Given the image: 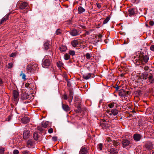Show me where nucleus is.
<instances>
[{"mask_svg": "<svg viewBox=\"0 0 154 154\" xmlns=\"http://www.w3.org/2000/svg\"><path fill=\"white\" fill-rule=\"evenodd\" d=\"M149 60V56L146 54L140 55L137 59H136L134 60V63L136 64L139 65H144Z\"/></svg>", "mask_w": 154, "mask_h": 154, "instance_id": "obj_1", "label": "nucleus"}, {"mask_svg": "<svg viewBox=\"0 0 154 154\" xmlns=\"http://www.w3.org/2000/svg\"><path fill=\"white\" fill-rule=\"evenodd\" d=\"M106 141H107V144L108 145V147H112V145L116 146L119 145L120 144L118 141L112 140L110 139V137H107L106 138Z\"/></svg>", "mask_w": 154, "mask_h": 154, "instance_id": "obj_2", "label": "nucleus"}, {"mask_svg": "<svg viewBox=\"0 0 154 154\" xmlns=\"http://www.w3.org/2000/svg\"><path fill=\"white\" fill-rule=\"evenodd\" d=\"M42 65L43 67L45 68H48L51 65V63L48 57L45 56L44 57L42 60Z\"/></svg>", "mask_w": 154, "mask_h": 154, "instance_id": "obj_3", "label": "nucleus"}, {"mask_svg": "<svg viewBox=\"0 0 154 154\" xmlns=\"http://www.w3.org/2000/svg\"><path fill=\"white\" fill-rule=\"evenodd\" d=\"M38 67V65L35 63H34L32 66L28 65L27 66V69L28 72H34V71H37V68Z\"/></svg>", "mask_w": 154, "mask_h": 154, "instance_id": "obj_4", "label": "nucleus"}, {"mask_svg": "<svg viewBox=\"0 0 154 154\" xmlns=\"http://www.w3.org/2000/svg\"><path fill=\"white\" fill-rule=\"evenodd\" d=\"M143 148L146 150H150L153 148V145L150 142H148L143 146Z\"/></svg>", "mask_w": 154, "mask_h": 154, "instance_id": "obj_5", "label": "nucleus"}, {"mask_svg": "<svg viewBox=\"0 0 154 154\" xmlns=\"http://www.w3.org/2000/svg\"><path fill=\"white\" fill-rule=\"evenodd\" d=\"M130 143V141L129 140L126 139H124L122 142V146L123 148H125L129 145Z\"/></svg>", "mask_w": 154, "mask_h": 154, "instance_id": "obj_6", "label": "nucleus"}, {"mask_svg": "<svg viewBox=\"0 0 154 154\" xmlns=\"http://www.w3.org/2000/svg\"><path fill=\"white\" fill-rule=\"evenodd\" d=\"M106 112L109 114L111 116L112 114L114 116L117 115L118 113V111L116 109H112L111 111L106 110Z\"/></svg>", "mask_w": 154, "mask_h": 154, "instance_id": "obj_7", "label": "nucleus"}, {"mask_svg": "<svg viewBox=\"0 0 154 154\" xmlns=\"http://www.w3.org/2000/svg\"><path fill=\"white\" fill-rule=\"evenodd\" d=\"M70 35L72 36L78 35L80 34L79 31L75 29H73L70 32Z\"/></svg>", "mask_w": 154, "mask_h": 154, "instance_id": "obj_8", "label": "nucleus"}, {"mask_svg": "<svg viewBox=\"0 0 154 154\" xmlns=\"http://www.w3.org/2000/svg\"><path fill=\"white\" fill-rule=\"evenodd\" d=\"M142 136L138 134H135L133 136V138L135 141H138L140 140Z\"/></svg>", "mask_w": 154, "mask_h": 154, "instance_id": "obj_9", "label": "nucleus"}, {"mask_svg": "<svg viewBox=\"0 0 154 154\" xmlns=\"http://www.w3.org/2000/svg\"><path fill=\"white\" fill-rule=\"evenodd\" d=\"M108 151L109 152L110 154H117L118 150L114 148L111 147L109 149H108Z\"/></svg>", "mask_w": 154, "mask_h": 154, "instance_id": "obj_10", "label": "nucleus"}, {"mask_svg": "<svg viewBox=\"0 0 154 154\" xmlns=\"http://www.w3.org/2000/svg\"><path fill=\"white\" fill-rule=\"evenodd\" d=\"M30 136L29 131H23V137L24 139L28 138Z\"/></svg>", "mask_w": 154, "mask_h": 154, "instance_id": "obj_11", "label": "nucleus"}, {"mask_svg": "<svg viewBox=\"0 0 154 154\" xmlns=\"http://www.w3.org/2000/svg\"><path fill=\"white\" fill-rule=\"evenodd\" d=\"M13 96L14 100H16L19 97V93L16 90H14L13 91Z\"/></svg>", "mask_w": 154, "mask_h": 154, "instance_id": "obj_12", "label": "nucleus"}, {"mask_svg": "<svg viewBox=\"0 0 154 154\" xmlns=\"http://www.w3.org/2000/svg\"><path fill=\"white\" fill-rule=\"evenodd\" d=\"M119 96L121 97H124L127 96L126 91L122 89L119 91Z\"/></svg>", "mask_w": 154, "mask_h": 154, "instance_id": "obj_13", "label": "nucleus"}, {"mask_svg": "<svg viewBox=\"0 0 154 154\" xmlns=\"http://www.w3.org/2000/svg\"><path fill=\"white\" fill-rule=\"evenodd\" d=\"M9 16V14H7L3 17L0 21V24H2L4 22L6 21L8 19Z\"/></svg>", "mask_w": 154, "mask_h": 154, "instance_id": "obj_14", "label": "nucleus"}, {"mask_svg": "<svg viewBox=\"0 0 154 154\" xmlns=\"http://www.w3.org/2000/svg\"><path fill=\"white\" fill-rule=\"evenodd\" d=\"M62 108L65 111L67 112L70 110L69 107L67 105L63 104L62 102Z\"/></svg>", "mask_w": 154, "mask_h": 154, "instance_id": "obj_15", "label": "nucleus"}, {"mask_svg": "<svg viewBox=\"0 0 154 154\" xmlns=\"http://www.w3.org/2000/svg\"><path fill=\"white\" fill-rule=\"evenodd\" d=\"M44 47L45 50H48L51 47V44L49 41H47L44 44Z\"/></svg>", "mask_w": 154, "mask_h": 154, "instance_id": "obj_16", "label": "nucleus"}, {"mask_svg": "<svg viewBox=\"0 0 154 154\" xmlns=\"http://www.w3.org/2000/svg\"><path fill=\"white\" fill-rule=\"evenodd\" d=\"M148 81L151 84H152L154 83V78L152 75H149L147 77Z\"/></svg>", "mask_w": 154, "mask_h": 154, "instance_id": "obj_17", "label": "nucleus"}, {"mask_svg": "<svg viewBox=\"0 0 154 154\" xmlns=\"http://www.w3.org/2000/svg\"><path fill=\"white\" fill-rule=\"evenodd\" d=\"M92 75L93 76V75L91 73H88V74H85L83 75V77L84 79L87 80L89 78H90L91 77H93V76H92Z\"/></svg>", "mask_w": 154, "mask_h": 154, "instance_id": "obj_18", "label": "nucleus"}, {"mask_svg": "<svg viewBox=\"0 0 154 154\" xmlns=\"http://www.w3.org/2000/svg\"><path fill=\"white\" fill-rule=\"evenodd\" d=\"M87 152V149L85 147H82L80 151L79 154H86Z\"/></svg>", "mask_w": 154, "mask_h": 154, "instance_id": "obj_19", "label": "nucleus"}, {"mask_svg": "<svg viewBox=\"0 0 154 154\" xmlns=\"http://www.w3.org/2000/svg\"><path fill=\"white\" fill-rule=\"evenodd\" d=\"M21 121L22 123L26 124L29 122V119L27 117H25L22 119Z\"/></svg>", "mask_w": 154, "mask_h": 154, "instance_id": "obj_20", "label": "nucleus"}, {"mask_svg": "<svg viewBox=\"0 0 154 154\" xmlns=\"http://www.w3.org/2000/svg\"><path fill=\"white\" fill-rule=\"evenodd\" d=\"M148 74L146 72H144L142 74V75L140 76V78L141 79L146 80L147 77H148Z\"/></svg>", "mask_w": 154, "mask_h": 154, "instance_id": "obj_21", "label": "nucleus"}, {"mask_svg": "<svg viewBox=\"0 0 154 154\" xmlns=\"http://www.w3.org/2000/svg\"><path fill=\"white\" fill-rule=\"evenodd\" d=\"M128 11L129 12V16L134 15L135 14L134 9L133 8L129 9L128 10Z\"/></svg>", "mask_w": 154, "mask_h": 154, "instance_id": "obj_22", "label": "nucleus"}, {"mask_svg": "<svg viewBox=\"0 0 154 154\" xmlns=\"http://www.w3.org/2000/svg\"><path fill=\"white\" fill-rule=\"evenodd\" d=\"M114 0H106V8H109V9L110 8H111V5L112 4V2Z\"/></svg>", "mask_w": 154, "mask_h": 154, "instance_id": "obj_23", "label": "nucleus"}, {"mask_svg": "<svg viewBox=\"0 0 154 154\" xmlns=\"http://www.w3.org/2000/svg\"><path fill=\"white\" fill-rule=\"evenodd\" d=\"M28 5L26 2H23L21 3L20 5L19 8L20 9H23L25 8Z\"/></svg>", "mask_w": 154, "mask_h": 154, "instance_id": "obj_24", "label": "nucleus"}, {"mask_svg": "<svg viewBox=\"0 0 154 154\" xmlns=\"http://www.w3.org/2000/svg\"><path fill=\"white\" fill-rule=\"evenodd\" d=\"M105 120L103 119H102L100 125L103 129H105L106 128V125L105 123Z\"/></svg>", "mask_w": 154, "mask_h": 154, "instance_id": "obj_25", "label": "nucleus"}, {"mask_svg": "<svg viewBox=\"0 0 154 154\" xmlns=\"http://www.w3.org/2000/svg\"><path fill=\"white\" fill-rule=\"evenodd\" d=\"M72 46L75 47L78 45L79 43L77 40H73L71 42Z\"/></svg>", "mask_w": 154, "mask_h": 154, "instance_id": "obj_26", "label": "nucleus"}, {"mask_svg": "<svg viewBox=\"0 0 154 154\" xmlns=\"http://www.w3.org/2000/svg\"><path fill=\"white\" fill-rule=\"evenodd\" d=\"M78 10L79 14H81L85 11V9L81 6L78 8Z\"/></svg>", "mask_w": 154, "mask_h": 154, "instance_id": "obj_27", "label": "nucleus"}, {"mask_svg": "<svg viewBox=\"0 0 154 154\" xmlns=\"http://www.w3.org/2000/svg\"><path fill=\"white\" fill-rule=\"evenodd\" d=\"M33 144V141L32 140H28L27 142V146L28 147L32 146Z\"/></svg>", "mask_w": 154, "mask_h": 154, "instance_id": "obj_28", "label": "nucleus"}, {"mask_svg": "<svg viewBox=\"0 0 154 154\" xmlns=\"http://www.w3.org/2000/svg\"><path fill=\"white\" fill-rule=\"evenodd\" d=\"M67 49V48L66 46L64 45L61 46L60 47V51L62 52L65 51Z\"/></svg>", "mask_w": 154, "mask_h": 154, "instance_id": "obj_29", "label": "nucleus"}, {"mask_svg": "<svg viewBox=\"0 0 154 154\" xmlns=\"http://www.w3.org/2000/svg\"><path fill=\"white\" fill-rule=\"evenodd\" d=\"M69 98H73V91L71 89H69Z\"/></svg>", "mask_w": 154, "mask_h": 154, "instance_id": "obj_30", "label": "nucleus"}, {"mask_svg": "<svg viewBox=\"0 0 154 154\" xmlns=\"http://www.w3.org/2000/svg\"><path fill=\"white\" fill-rule=\"evenodd\" d=\"M48 122L46 121H43L42 123V127L46 128L48 125Z\"/></svg>", "mask_w": 154, "mask_h": 154, "instance_id": "obj_31", "label": "nucleus"}, {"mask_svg": "<svg viewBox=\"0 0 154 154\" xmlns=\"http://www.w3.org/2000/svg\"><path fill=\"white\" fill-rule=\"evenodd\" d=\"M20 76L22 77V78L24 80H26V75L25 74L23 73V71H21Z\"/></svg>", "mask_w": 154, "mask_h": 154, "instance_id": "obj_32", "label": "nucleus"}, {"mask_svg": "<svg viewBox=\"0 0 154 154\" xmlns=\"http://www.w3.org/2000/svg\"><path fill=\"white\" fill-rule=\"evenodd\" d=\"M57 66L59 68H61L63 67V64L60 61L57 63Z\"/></svg>", "mask_w": 154, "mask_h": 154, "instance_id": "obj_33", "label": "nucleus"}, {"mask_svg": "<svg viewBox=\"0 0 154 154\" xmlns=\"http://www.w3.org/2000/svg\"><path fill=\"white\" fill-rule=\"evenodd\" d=\"M115 104V103L114 102H112L108 104L107 106L109 108H112L114 106Z\"/></svg>", "mask_w": 154, "mask_h": 154, "instance_id": "obj_34", "label": "nucleus"}, {"mask_svg": "<svg viewBox=\"0 0 154 154\" xmlns=\"http://www.w3.org/2000/svg\"><path fill=\"white\" fill-rule=\"evenodd\" d=\"M33 137L35 140H37L38 138V134L34 132L33 134Z\"/></svg>", "mask_w": 154, "mask_h": 154, "instance_id": "obj_35", "label": "nucleus"}, {"mask_svg": "<svg viewBox=\"0 0 154 154\" xmlns=\"http://www.w3.org/2000/svg\"><path fill=\"white\" fill-rule=\"evenodd\" d=\"M91 54H90L89 53H87L86 54H85V57L88 59H89L91 58V57H92L91 56Z\"/></svg>", "mask_w": 154, "mask_h": 154, "instance_id": "obj_36", "label": "nucleus"}, {"mask_svg": "<svg viewBox=\"0 0 154 154\" xmlns=\"http://www.w3.org/2000/svg\"><path fill=\"white\" fill-rule=\"evenodd\" d=\"M64 58L65 60H68L70 58V55L69 54H66L64 55Z\"/></svg>", "mask_w": 154, "mask_h": 154, "instance_id": "obj_37", "label": "nucleus"}, {"mask_svg": "<svg viewBox=\"0 0 154 154\" xmlns=\"http://www.w3.org/2000/svg\"><path fill=\"white\" fill-rule=\"evenodd\" d=\"M77 109H76L75 111L76 112H80L81 111V108L80 106H78Z\"/></svg>", "mask_w": 154, "mask_h": 154, "instance_id": "obj_38", "label": "nucleus"}, {"mask_svg": "<svg viewBox=\"0 0 154 154\" xmlns=\"http://www.w3.org/2000/svg\"><path fill=\"white\" fill-rule=\"evenodd\" d=\"M69 54L72 55V56H73L75 55V52L74 51H72V50H70V51H69Z\"/></svg>", "mask_w": 154, "mask_h": 154, "instance_id": "obj_39", "label": "nucleus"}, {"mask_svg": "<svg viewBox=\"0 0 154 154\" xmlns=\"http://www.w3.org/2000/svg\"><path fill=\"white\" fill-rule=\"evenodd\" d=\"M61 33V30L60 29H58L56 30L55 34H56V35H58L60 34Z\"/></svg>", "mask_w": 154, "mask_h": 154, "instance_id": "obj_40", "label": "nucleus"}, {"mask_svg": "<svg viewBox=\"0 0 154 154\" xmlns=\"http://www.w3.org/2000/svg\"><path fill=\"white\" fill-rule=\"evenodd\" d=\"M8 68L9 69L13 67V65L12 63H9L8 64Z\"/></svg>", "mask_w": 154, "mask_h": 154, "instance_id": "obj_41", "label": "nucleus"}, {"mask_svg": "<svg viewBox=\"0 0 154 154\" xmlns=\"http://www.w3.org/2000/svg\"><path fill=\"white\" fill-rule=\"evenodd\" d=\"M23 154H30L29 151L27 150L23 151L22 152Z\"/></svg>", "mask_w": 154, "mask_h": 154, "instance_id": "obj_42", "label": "nucleus"}, {"mask_svg": "<svg viewBox=\"0 0 154 154\" xmlns=\"http://www.w3.org/2000/svg\"><path fill=\"white\" fill-rule=\"evenodd\" d=\"M150 49L151 51H154V44L151 45L150 47Z\"/></svg>", "mask_w": 154, "mask_h": 154, "instance_id": "obj_43", "label": "nucleus"}, {"mask_svg": "<svg viewBox=\"0 0 154 154\" xmlns=\"http://www.w3.org/2000/svg\"><path fill=\"white\" fill-rule=\"evenodd\" d=\"M103 145L102 143H100L98 144V148L100 149V150L102 149V147Z\"/></svg>", "mask_w": 154, "mask_h": 154, "instance_id": "obj_44", "label": "nucleus"}, {"mask_svg": "<svg viewBox=\"0 0 154 154\" xmlns=\"http://www.w3.org/2000/svg\"><path fill=\"white\" fill-rule=\"evenodd\" d=\"M48 131L49 133H51L53 132V130L52 128H50L48 130Z\"/></svg>", "mask_w": 154, "mask_h": 154, "instance_id": "obj_45", "label": "nucleus"}, {"mask_svg": "<svg viewBox=\"0 0 154 154\" xmlns=\"http://www.w3.org/2000/svg\"><path fill=\"white\" fill-rule=\"evenodd\" d=\"M52 140L54 141H56L57 140V137L56 136L53 137H52Z\"/></svg>", "mask_w": 154, "mask_h": 154, "instance_id": "obj_46", "label": "nucleus"}, {"mask_svg": "<svg viewBox=\"0 0 154 154\" xmlns=\"http://www.w3.org/2000/svg\"><path fill=\"white\" fill-rule=\"evenodd\" d=\"M149 24L151 26H152L154 25V21H152V20H150L149 22Z\"/></svg>", "mask_w": 154, "mask_h": 154, "instance_id": "obj_47", "label": "nucleus"}, {"mask_svg": "<svg viewBox=\"0 0 154 154\" xmlns=\"http://www.w3.org/2000/svg\"><path fill=\"white\" fill-rule=\"evenodd\" d=\"M13 153L14 154H18L19 151L17 150L16 149L13 151Z\"/></svg>", "mask_w": 154, "mask_h": 154, "instance_id": "obj_48", "label": "nucleus"}, {"mask_svg": "<svg viewBox=\"0 0 154 154\" xmlns=\"http://www.w3.org/2000/svg\"><path fill=\"white\" fill-rule=\"evenodd\" d=\"M16 55V54L15 53H11L10 56V57H15V56Z\"/></svg>", "mask_w": 154, "mask_h": 154, "instance_id": "obj_49", "label": "nucleus"}, {"mask_svg": "<svg viewBox=\"0 0 154 154\" xmlns=\"http://www.w3.org/2000/svg\"><path fill=\"white\" fill-rule=\"evenodd\" d=\"M144 69L145 70L147 71L149 69V68L148 66H145L144 67Z\"/></svg>", "mask_w": 154, "mask_h": 154, "instance_id": "obj_50", "label": "nucleus"}, {"mask_svg": "<svg viewBox=\"0 0 154 154\" xmlns=\"http://www.w3.org/2000/svg\"><path fill=\"white\" fill-rule=\"evenodd\" d=\"M4 149L1 148L0 149V153H4Z\"/></svg>", "mask_w": 154, "mask_h": 154, "instance_id": "obj_51", "label": "nucleus"}, {"mask_svg": "<svg viewBox=\"0 0 154 154\" xmlns=\"http://www.w3.org/2000/svg\"><path fill=\"white\" fill-rule=\"evenodd\" d=\"M63 98L64 100H67L68 98L67 96L65 94L63 96Z\"/></svg>", "mask_w": 154, "mask_h": 154, "instance_id": "obj_52", "label": "nucleus"}, {"mask_svg": "<svg viewBox=\"0 0 154 154\" xmlns=\"http://www.w3.org/2000/svg\"><path fill=\"white\" fill-rule=\"evenodd\" d=\"M110 18V17L109 16L106 17V23L109 20Z\"/></svg>", "mask_w": 154, "mask_h": 154, "instance_id": "obj_53", "label": "nucleus"}, {"mask_svg": "<svg viewBox=\"0 0 154 154\" xmlns=\"http://www.w3.org/2000/svg\"><path fill=\"white\" fill-rule=\"evenodd\" d=\"M116 85V86L114 87L116 89V91H118L119 88V86L117 85Z\"/></svg>", "mask_w": 154, "mask_h": 154, "instance_id": "obj_54", "label": "nucleus"}, {"mask_svg": "<svg viewBox=\"0 0 154 154\" xmlns=\"http://www.w3.org/2000/svg\"><path fill=\"white\" fill-rule=\"evenodd\" d=\"M102 37V35H101V34H100L99 35L97 36H96V38H97V37H98V38L99 39V40H100V39H101V38Z\"/></svg>", "mask_w": 154, "mask_h": 154, "instance_id": "obj_55", "label": "nucleus"}, {"mask_svg": "<svg viewBox=\"0 0 154 154\" xmlns=\"http://www.w3.org/2000/svg\"><path fill=\"white\" fill-rule=\"evenodd\" d=\"M29 84L28 83H26L25 85V87L27 88H28V87H29Z\"/></svg>", "mask_w": 154, "mask_h": 154, "instance_id": "obj_56", "label": "nucleus"}, {"mask_svg": "<svg viewBox=\"0 0 154 154\" xmlns=\"http://www.w3.org/2000/svg\"><path fill=\"white\" fill-rule=\"evenodd\" d=\"M3 83V82L2 79L0 78V86H1Z\"/></svg>", "mask_w": 154, "mask_h": 154, "instance_id": "obj_57", "label": "nucleus"}, {"mask_svg": "<svg viewBox=\"0 0 154 154\" xmlns=\"http://www.w3.org/2000/svg\"><path fill=\"white\" fill-rule=\"evenodd\" d=\"M73 98H69V103H71L72 100Z\"/></svg>", "mask_w": 154, "mask_h": 154, "instance_id": "obj_58", "label": "nucleus"}, {"mask_svg": "<svg viewBox=\"0 0 154 154\" xmlns=\"http://www.w3.org/2000/svg\"><path fill=\"white\" fill-rule=\"evenodd\" d=\"M86 35H88L90 34V32L88 31H86L85 32Z\"/></svg>", "mask_w": 154, "mask_h": 154, "instance_id": "obj_59", "label": "nucleus"}, {"mask_svg": "<svg viewBox=\"0 0 154 154\" xmlns=\"http://www.w3.org/2000/svg\"><path fill=\"white\" fill-rule=\"evenodd\" d=\"M110 125L108 124H106V128L107 127L109 128V127Z\"/></svg>", "mask_w": 154, "mask_h": 154, "instance_id": "obj_60", "label": "nucleus"}, {"mask_svg": "<svg viewBox=\"0 0 154 154\" xmlns=\"http://www.w3.org/2000/svg\"><path fill=\"white\" fill-rule=\"evenodd\" d=\"M82 27L83 28V29H86V27L85 26H82Z\"/></svg>", "mask_w": 154, "mask_h": 154, "instance_id": "obj_61", "label": "nucleus"}, {"mask_svg": "<svg viewBox=\"0 0 154 154\" xmlns=\"http://www.w3.org/2000/svg\"><path fill=\"white\" fill-rule=\"evenodd\" d=\"M103 23H106V19L105 20H104V21H103Z\"/></svg>", "mask_w": 154, "mask_h": 154, "instance_id": "obj_62", "label": "nucleus"}, {"mask_svg": "<svg viewBox=\"0 0 154 154\" xmlns=\"http://www.w3.org/2000/svg\"><path fill=\"white\" fill-rule=\"evenodd\" d=\"M126 94H127V95L128 93V91H126Z\"/></svg>", "mask_w": 154, "mask_h": 154, "instance_id": "obj_63", "label": "nucleus"}, {"mask_svg": "<svg viewBox=\"0 0 154 154\" xmlns=\"http://www.w3.org/2000/svg\"><path fill=\"white\" fill-rule=\"evenodd\" d=\"M38 129L39 130H41L42 129H40V128L39 127H38Z\"/></svg>", "mask_w": 154, "mask_h": 154, "instance_id": "obj_64", "label": "nucleus"}]
</instances>
